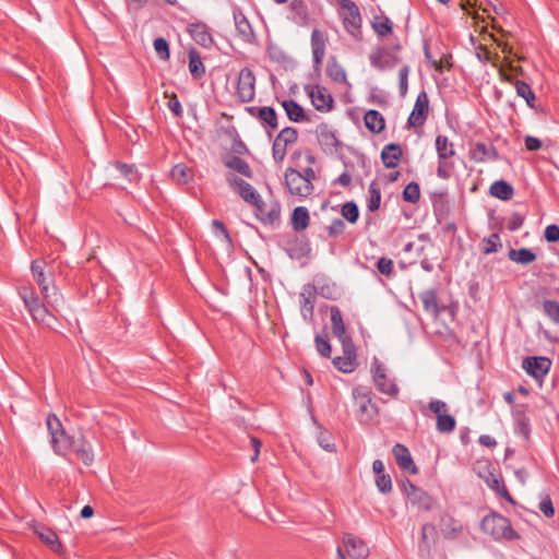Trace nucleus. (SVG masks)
I'll list each match as a JSON object with an SVG mask.
<instances>
[{"instance_id":"1","label":"nucleus","mask_w":559,"mask_h":559,"mask_svg":"<svg viewBox=\"0 0 559 559\" xmlns=\"http://www.w3.org/2000/svg\"><path fill=\"white\" fill-rule=\"evenodd\" d=\"M46 425L51 436L52 449L57 454H64L67 450L74 449L79 452L82 451L85 463H87V460L92 461L88 452L79 447L81 439H75L74 436L70 435L63 427L62 421H46Z\"/></svg>"},{"instance_id":"2","label":"nucleus","mask_w":559,"mask_h":559,"mask_svg":"<svg viewBox=\"0 0 559 559\" xmlns=\"http://www.w3.org/2000/svg\"><path fill=\"white\" fill-rule=\"evenodd\" d=\"M480 528L495 540H514L520 538V535L512 528L509 519L498 512H491L484 516L480 522Z\"/></svg>"},{"instance_id":"3","label":"nucleus","mask_w":559,"mask_h":559,"mask_svg":"<svg viewBox=\"0 0 559 559\" xmlns=\"http://www.w3.org/2000/svg\"><path fill=\"white\" fill-rule=\"evenodd\" d=\"M20 296L35 322L45 326H51L55 321V316L31 288H22Z\"/></svg>"},{"instance_id":"4","label":"nucleus","mask_w":559,"mask_h":559,"mask_svg":"<svg viewBox=\"0 0 559 559\" xmlns=\"http://www.w3.org/2000/svg\"><path fill=\"white\" fill-rule=\"evenodd\" d=\"M371 373L379 392L393 399L399 396L400 389L395 380L388 374L386 368L377 358H373L371 364Z\"/></svg>"},{"instance_id":"5","label":"nucleus","mask_w":559,"mask_h":559,"mask_svg":"<svg viewBox=\"0 0 559 559\" xmlns=\"http://www.w3.org/2000/svg\"><path fill=\"white\" fill-rule=\"evenodd\" d=\"M353 406L357 416L373 418L379 415L372 392L368 388L358 386L353 390Z\"/></svg>"},{"instance_id":"6","label":"nucleus","mask_w":559,"mask_h":559,"mask_svg":"<svg viewBox=\"0 0 559 559\" xmlns=\"http://www.w3.org/2000/svg\"><path fill=\"white\" fill-rule=\"evenodd\" d=\"M341 8L344 10L342 14L345 29L355 38H361V16L356 3L349 0H342Z\"/></svg>"},{"instance_id":"7","label":"nucleus","mask_w":559,"mask_h":559,"mask_svg":"<svg viewBox=\"0 0 559 559\" xmlns=\"http://www.w3.org/2000/svg\"><path fill=\"white\" fill-rule=\"evenodd\" d=\"M285 186L290 194L307 198L313 191V185L310 183L309 179H305L300 171L295 168H287L285 170Z\"/></svg>"},{"instance_id":"8","label":"nucleus","mask_w":559,"mask_h":559,"mask_svg":"<svg viewBox=\"0 0 559 559\" xmlns=\"http://www.w3.org/2000/svg\"><path fill=\"white\" fill-rule=\"evenodd\" d=\"M298 140V132L295 128L286 127L276 135L273 141L272 156L276 164H281L287 153V147Z\"/></svg>"},{"instance_id":"9","label":"nucleus","mask_w":559,"mask_h":559,"mask_svg":"<svg viewBox=\"0 0 559 559\" xmlns=\"http://www.w3.org/2000/svg\"><path fill=\"white\" fill-rule=\"evenodd\" d=\"M254 215L264 225L277 226L281 219V203L276 200L264 202L260 198V202L254 203Z\"/></svg>"},{"instance_id":"10","label":"nucleus","mask_w":559,"mask_h":559,"mask_svg":"<svg viewBox=\"0 0 559 559\" xmlns=\"http://www.w3.org/2000/svg\"><path fill=\"white\" fill-rule=\"evenodd\" d=\"M236 95L241 103H249L255 95V76L251 69L240 70L236 86Z\"/></svg>"},{"instance_id":"11","label":"nucleus","mask_w":559,"mask_h":559,"mask_svg":"<svg viewBox=\"0 0 559 559\" xmlns=\"http://www.w3.org/2000/svg\"><path fill=\"white\" fill-rule=\"evenodd\" d=\"M226 181L246 203L253 205L260 202L261 195L249 182L230 173L226 175Z\"/></svg>"},{"instance_id":"12","label":"nucleus","mask_w":559,"mask_h":559,"mask_svg":"<svg viewBox=\"0 0 559 559\" xmlns=\"http://www.w3.org/2000/svg\"><path fill=\"white\" fill-rule=\"evenodd\" d=\"M306 91L317 110L326 112L333 108L334 99L324 86L319 84L307 86Z\"/></svg>"},{"instance_id":"13","label":"nucleus","mask_w":559,"mask_h":559,"mask_svg":"<svg viewBox=\"0 0 559 559\" xmlns=\"http://www.w3.org/2000/svg\"><path fill=\"white\" fill-rule=\"evenodd\" d=\"M429 111V98L425 91L420 92L416 98L414 108L407 119V126L409 128L421 127L428 117Z\"/></svg>"},{"instance_id":"14","label":"nucleus","mask_w":559,"mask_h":559,"mask_svg":"<svg viewBox=\"0 0 559 559\" xmlns=\"http://www.w3.org/2000/svg\"><path fill=\"white\" fill-rule=\"evenodd\" d=\"M343 356H337L333 359V365L336 369L344 373L355 370L356 362V348L353 342H344L342 344Z\"/></svg>"},{"instance_id":"15","label":"nucleus","mask_w":559,"mask_h":559,"mask_svg":"<svg viewBox=\"0 0 559 559\" xmlns=\"http://www.w3.org/2000/svg\"><path fill=\"white\" fill-rule=\"evenodd\" d=\"M343 543L345 550L348 556L353 559H365L369 555V548L367 544L350 533H346L343 536Z\"/></svg>"},{"instance_id":"16","label":"nucleus","mask_w":559,"mask_h":559,"mask_svg":"<svg viewBox=\"0 0 559 559\" xmlns=\"http://www.w3.org/2000/svg\"><path fill=\"white\" fill-rule=\"evenodd\" d=\"M550 367L551 360L547 357H528L523 360L525 371L536 379H540L547 374Z\"/></svg>"},{"instance_id":"17","label":"nucleus","mask_w":559,"mask_h":559,"mask_svg":"<svg viewBox=\"0 0 559 559\" xmlns=\"http://www.w3.org/2000/svg\"><path fill=\"white\" fill-rule=\"evenodd\" d=\"M318 142L326 153H334L338 146V140L335 132L326 124L321 123L316 129Z\"/></svg>"},{"instance_id":"18","label":"nucleus","mask_w":559,"mask_h":559,"mask_svg":"<svg viewBox=\"0 0 559 559\" xmlns=\"http://www.w3.org/2000/svg\"><path fill=\"white\" fill-rule=\"evenodd\" d=\"M392 453L401 469L413 475L418 473V467L416 466L409 450L404 444L396 443L392 449Z\"/></svg>"},{"instance_id":"19","label":"nucleus","mask_w":559,"mask_h":559,"mask_svg":"<svg viewBox=\"0 0 559 559\" xmlns=\"http://www.w3.org/2000/svg\"><path fill=\"white\" fill-rule=\"evenodd\" d=\"M233 16L237 33L241 37V39L249 44L253 43L255 39V35L247 16L242 13V11L239 8L234 9Z\"/></svg>"},{"instance_id":"20","label":"nucleus","mask_w":559,"mask_h":559,"mask_svg":"<svg viewBox=\"0 0 559 559\" xmlns=\"http://www.w3.org/2000/svg\"><path fill=\"white\" fill-rule=\"evenodd\" d=\"M369 59L370 64L380 71L393 69L397 63H400V58L386 50L374 51L370 55Z\"/></svg>"},{"instance_id":"21","label":"nucleus","mask_w":559,"mask_h":559,"mask_svg":"<svg viewBox=\"0 0 559 559\" xmlns=\"http://www.w3.org/2000/svg\"><path fill=\"white\" fill-rule=\"evenodd\" d=\"M469 158L476 163H484L488 159H497L498 152L492 144L477 142L469 150Z\"/></svg>"},{"instance_id":"22","label":"nucleus","mask_w":559,"mask_h":559,"mask_svg":"<svg viewBox=\"0 0 559 559\" xmlns=\"http://www.w3.org/2000/svg\"><path fill=\"white\" fill-rule=\"evenodd\" d=\"M330 312L333 334L338 338L341 344H344V342H353L352 337L346 332V326L340 308L333 306L331 307Z\"/></svg>"},{"instance_id":"23","label":"nucleus","mask_w":559,"mask_h":559,"mask_svg":"<svg viewBox=\"0 0 559 559\" xmlns=\"http://www.w3.org/2000/svg\"><path fill=\"white\" fill-rule=\"evenodd\" d=\"M440 531L445 539H456L463 532V525L453 516L445 514L440 520Z\"/></svg>"},{"instance_id":"24","label":"nucleus","mask_w":559,"mask_h":559,"mask_svg":"<svg viewBox=\"0 0 559 559\" xmlns=\"http://www.w3.org/2000/svg\"><path fill=\"white\" fill-rule=\"evenodd\" d=\"M326 37L323 32L318 28L311 33V49L313 62L316 66L321 64L325 55Z\"/></svg>"},{"instance_id":"25","label":"nucleus","mask_w":559,"mask_h":559,"mask_svg":"<svg viewBox=\"0 0 559 559\" xmlns=\"http://www.w3.org/2000/svg\"><path fill=\"white\" fill-rule=\"evenodd\" d=\"M318 444L326 452H336L335 438L333 433L324 428L320 421H313Z\"/></svg>"},{"instance_id":"26","label":"nucleus","mask_w":559,"mask_h":559,"mask_svg":"<svg viewBox=\"0 0 559 559\" xmlns=\"http://www.w3.org/2000/svg\"><path fill=\"white\" fill-rule=\"evenodd\" d=\"M34 280L40 288L43 298L49 306L53 307L58 301V293L56 286L52 284L51 277L44 273L43 277H34Z\"/></svg>"},{"instance_id":"27","label":"nucleus","mask_w":559,"mask_h":559,"mask_svg":"<svg viewBox=\"0 0 559 559\" xmlns=\"http://www.w3.org/2000/svg\"><path fill=\"white\" fill-rule=\"evenodd\" d=\"M418 298L420 299L426 313L432 318L439 317L441 308L439 307L438 297L435 289H427L421 292L418 295Z\"/></svg>"},{"instance_id":"28","label":"nucleus","mask_w":559,"mask_h":559,"mask_svg":"<svg viewBox=\"0 0 559 559\" xmlns=\"http://www.w3.org/2000/svg\"><path fill=\"white\" fill-rule=\"evenodd\" d=\"M188 33L197 44L203 47H210L213 44V37L204 23L190 24Z\"/></svg>"},{"instance_id":"29","label":"nucleus","mask_w":559,"mask_h":559,"mask_svg":"<svg viewBox=\"0 0 559 559\" xmlns=\"http://www.w3.org/2000/svg\"><path fill=\"white\" fill-rule=\"evenodd\" d=\"M35 533L52 551L57 554L62 552L61 542L55 531L45 525H39L36 527Z\"/></svg>"},{"instance_id":"30","label":"nucleus","mask_w":559,"mask_h":559,"mask_svg":"<svg viewBox=\"0 0 559 559\" xmlns=\"http://www.w3.org/2000/svg\"><path fill=\"white\" fill-rule=\"evenodd\" d=\"M402 148L399 144H388L381 152V159L386 168H395L402 157Z\"/></svg>"},{"instance_id":"31","label":"nucleus","mask_w":559,"mask_h":559,"mask_svg":"<svg viewBox=\"0 0 559 559\" xmlns=\"http://www.w3.org/2000/svg\"><path fill=\"white\" fill-rule=\"evenodd\" d=\"M508 258L514 263L521 264V265H528L533 263L537 255L536 253L528 249V248H521V249H510L508 252Z\"/></svg>"},{"instance_id":"32","label":"nucleus","mask_w":559,"mask_h":559,"mask_svg":"<svg viewBox=\"0 0 559 559\" xmlns=\"http://www.w3.org/2000/svg\"><path fill=\"white\" fill-rule=\"evenodd\" d=\"M366 128L372 133H380L384 127V118L378 110H369L364 117Z\"/></svg>"},{"instance_id":"33","label":"nucleus","mask_w":559,"mask_h":559,"mask_svg":"<svg viewBox=\"0 0 559 559\" xmlns=\"http://www.w3.org/2000/svg\"><path fill=\"white\" fill-rule=\"evenodd\" d=\"M310 216L307 207L297 206L292 214V227L295 231H302L309 226Z\"/></svg>"},{"instance_id":"34","label":"nucleus","mask_w":559,"mask_h":559,"mask_svg":"<svg viewBox=\"0 0 559 559\" xmlns=\"http://www.w3.org/2000/svg\"><path fill=\"white\" fill-rule=\"evenodd\" d=\"M489 191L492 197L502 201L510 200L514 194L513 187L504 180L495 181Z\"/></svg>"},{"instance_id":"35","label":"nucleus","mask_w":559,"mask_h":559,"mask_svg":"<svg viewBox=\"0 0 559 559\" xmlns=\"http://www.w3.org/2000/svg\"><path fill=\"white\" fill-rule=\"evenodd\" d=\"M436 151L440 160H445L455 155L453 143L441 134L436 138Z\"/></svg>"},{"instance_id":"36","label":"nucleus","mask_w":559,"mask_h":559,"mask_svg":"<svg viewBox=\"0 0 559 559\" xmlns=\"http://www.w3.org/2000/svg\"><path fill=\"white\" fill-rule=\"evenodd\" d=\"M224 165L227 168H229L247 178H252V176H253L252 169L249 166V164L239 156H231L230 158L225 159Z\"/></svg>"},{"instance_id":"37","label":"nucleus","mask_w":559,"mask_h":559,"mask_svg":"<svg viewBox=\"0 0 559 559\" xmlns=\"http://www.w3.org/2000/svg\"><path fill=\"white\" fill-rule=\"evenodd\" d=\"M282 106L290 121L300 122L306 119L304 108L294 99L283 100Z\"/></svg>"},{"instance_id":"38","label":"nucleus","mask_w":559,"mask_h":559,"mask_svg":"<svg viewBox=\"0 0 559 559\" xmlns=\"http://www.w3.org/2000/svg\"><path fill=\"white\" fill-rule=\"evenodd\" d=\"M408 500L413 506H416L417 508L425 511H430L433 508L435 503L432 497L421 488L415 490V492L412 495V497L408 498Z\"/></svg>"},{"instance_id":"39","label":"nucleus","mask_w":559,"mask_h":559,"mask_svg":"<svg viewBox=\"0 0 559 559\" xmlns=\"http://www.w3.org/2000/svg\"><path fill=\"white\" fill-rule=\"evenodd\" d=\"M381 202V189L377 181H372L369 185L368 189V198H367V209L370 212H376L380 207Z\"/></svg>"},{"instance_id":"40","label":"nucleus","mask_w":559,"mask_h":559,"mask_svg":"<svg viewBox=\"0 0 559 559\" xmlns=\"http://www.w3.org/2000/svg\"><path fill=\"white\" fill-rule=\"evenodd\" d=\"M171 178L179 185H186L193 178L191 168L183 164H177L171 169Z\"/></svg>"},{"instance_id":"41","label":"nucleus","mask_w":559,"mask_h":559,"mask_svg":"<svg viewBox=\"0 0 559 559\" xmlns=\"http://www.w3.org/2000/svg\"><path fill=\"white\" fill-rule=\"evenodd\" d=\"M189 71L194 79H199L205 73L201 57L194 49L189 51Z\"/></svg>"},{"instance_id":"42","label":"nucleus","mask_w":559,"mask_h":559,"mask_svg":"<svg viewBox=\"0 0 559 559\" xmlns=\"http://www.w3.org/2000/svg\"><path fill=\"white\" fill-rule=\"evenodd\" d=\"M326 73L331 80L337 83L347 84V76L344 68L335 60L329 62Z\"/></svg>"},{"instance_id":"43","label":"nucleus","mask_w":559,"mask_h":559,"mask_svg":"<svg viewBox=\"0 0 559 559\" xmlns=\"http://www.w3.org/2000/svg\"><path fill=\"white\" fill-rule=\"evenodd\" d=\"M514 87H515L516 94L520 97L524 98L526 100V104L531 108H535V105H534L535 94H534L533 90L531 88V86L527 83L518 80L514 82Z\"/></svg>"},{"instance_id":"44","label":"nucleus","mask_w":559,"mask_h":559,"mask_svg":"<svg viewBox=\"0 0 559 559\" xmlns=\"http://www.w3.org/2000/svg\"><path fill=\"white\" fill-rule=\"evenodd\" d=\"M258 118L271 128H277V115L272 107H261L258 109Z\"/></svg>"},{"instance_id":"45","label":"nucleus","mask_w":559,"mask_h":559,"mask_svg":"<svg viewBox=\"0 0 559 559\" xmlns=\"http://www.w3.org/2000/svg\"><path fill=\"white\" fill-rule=\"evenodd\" d=\"M429 409L436 415V419H454V417L448 413V405L440 400L431 401L429 403Z\"/></svg>"},{"instance_id":"46","label":"nucleus","mask_w":559,"mask_h":559,"mask_svg":"<svg viewBox=\"0 0 559 559\" xmlns=\"http://www.w3.org/2000/svg\"><path fill=\"white\" fill-rule=\"evenodd\" d=\"M544 313L555 323L559 324V302L552 299H546L543 302Z\"/></svg>"},{"instance_id":"47","label":"nucleus","mask_w":559,"mask_h":559,"mask_svg":"<svg viewBox=\"0 0 559 559\" xmlns=\"http://www.w3.org/2000/svg\"><path fill=\"white\" fill-rule=\"evenodd\" d=\"M114 167L129 182H133V181H136L139 179V174H138L134 165H127V164L117 162L114 165Z\"/></svg>"},{"instance_id":"48","label":"nucleus","mask_w":559,"mask_h":559,"mask_svg":"<svg viewBox=\"0 0 559 559\" xmlns=\"http://www.w3.org/2000/svg\"><path fill=\"white\" fill-rule=\"evenodd\" d=\"M403 199L406 202L417 203L420 199V189L417 182H409L403 190Z\"/></svg>"},{"instance_id":"49","label":"nucleus","mask_w":559,"mask_h":559,"mask_svg":"<svg viewBox=\"0 0 559 559\" xmlns=\"http://www.w3.org/2000/svg\"><path fill=\"white\" fill-rule=\"evenodd\" d=\"M484 247L483 252L485 254H490L497 252L501 247V240L498 234H491L488 238L483 240Z\"/></svg>"},{"instance_id":"50","label":"nucleus","mask_w":559,"mask_h":559,"mask_svg":"<svg viewBox=\"0 0 559 559\" xmlns=\"http://www.w3.org/2000/svg\"><path fill=\"white\" fill-rule=\"evenodd\" d=\"M342 215L350 224H355L359 217V209H358L357 204L354 202H346L342 206Z\"/></svg>"},{"instance_id":"51","label":"nucleus","mask_w":559,"mask_h":559,"mask_svg":"<svg viewBox=\"0 0 559 559\" xmlns=\"http://www.w3.org/2000/svg\"><path fill=\"white\" fill-rule=\"evenodd\" d=\"M154 49L156 53L158 55L159 59L166 61L169 59V45L167 40L163 37H158L154 39L153 43Z\"/></svg>"},{"instance_id":"52","label":"nucleus","mask_w":559,"mask_h":559,"mask_svg":"<svg viewBox=\"0 0 559 559\" xmlns=\"http://www.w3.org/2000/svg\"><path fill=\"white\" fill-rule=\"evenodd\" d=\"M372 26L380 36H384L392 31V23L388 17H376Z\"/></svg>"},{"instance_id":"53","label":"nucleus","mask_w":559,"mask_h":559,"mask_svg":"<svg viewBox=\"0 0 559 559\" xmlns=\"http://www.w3.org/2000/svg\"><path fill=\"white\" fill-rule=\"evenodd\" d=\"M409 71H411V69L408 66H403L399 71V90H400V95L402 97H404L408 91Z\"/></svg>"},{"instance_id":"54","label":"nucleus","mask_w":559,"mask_h":559,"mask_svg":"<svg viewBox=\"0 0 559 559\" xmlns=\"http://www.w3.org/2000/svg\"><path fill=\"white\" fill-rule=\"evenodd\" d=\"M314 342H316V347H317V350L318 353L325 357V358H329L331 356V345L329 343V341L326 340V337H323L321 335H316V338H314Z\"/></svg>"},{"instance_id":"55","label":"nucleus","mask_w":559,"mask_h":559,"mask_svg":"<svg viewBox=\"0 0 559 559\" xmlns=\"http://www.w3.org/2000/svg\"><path fill=\"white\" fill-rule=\"evenodd\" d=\"M376 485L381 493H389L392 490V479L389 474L376 476Z\"/></svg>"},{"instance_id":"56","label":"nucleus","mask_w":559,"mask_h":559,"mask_svg":"<svg viewBox=\"0 0 559 559\" xmlns=\"http://www.w3.org/2000/svg\"><path fill=\"white\" fill-rule=\"evenodd\" d=\"M377 269L381 274L391 276L394 271V263L391 259L383 257L378 260Z\"/></svg>"},{"instance_id":"57","label":"nucleus","mask_w":559,"mask_h":559,"mask_svg":"<svg viewBox=\"0 0 559 559\" xmlns=\"http://www.w3.org/2000/svg\"><path fill=\"white\" fill-rule=\"evenodd\" d=\"M345 223L341 218H335L328 228L330 237H337L345 230Z\"/></svg>"},{"instance_id":"58","label":"nucleus","mask_w":559,"mask_h":559,"mask_svg":"<svg viewBox=\"0 0 559 559\" xmlns=\"http://www.w3.org/2000/svg\"><path fill=\"white\" fill-rule=\"evenodd\" d=\"M539 510L547 518H552L555 515V508L552 501L548 495L539 502Z\"/></svg>"},{"instance_id":"59","label":"nucleus","mask_w":559,"mask_h":559,"mask_svg":"<svg viewBox=\"0 0 559 559\" xmlns=\"http://www.w3.org/2000/svg\"><path fill=\"white\" fill-rule=\"evenodd\" d=\"M544 237L548 242H558L559 241V226L556 224L548 225L545 229Z\"/></svg>"},{"instance_id":"60","label":"nucleus","mask_w":559,"mask_h":559,"mask_svg":"<svg viewBox=\"0 0 559 559\" xmlns=\"http://www.w3.org/2000/svg\"><path fill=\"white\" fill-rule=\"evenodd\" d=\"M168 108L169 110L176 116L181 117L182 116V108L181 104L177 97L176 94H173L168 100Z\"/></svg>"},{"instance_id":"61","label":"nucleus","mask_w":559,"mask_h":559,"mask_svg":"<svg viewBox=\"0 0 559 559\" xmlns=\"http://www.w3.org/2000/svg\"><path fill=\"white\" fill-rule=\"evenodd\" d=\"M212 226L216 233H219L223 236V238L228 245L231 243V238L223 222H221L219 219H214L212 222Z\"/></svg>"},{"instance_id":"62","label":"nucleus","mask_w":559,"mask_h":559,"mask_svg":"<svg viewBox=\"0 0 559 559\" xmlns=\"http://www.w3.org/2000/svg\"><path fill=\"white\" fill-rule=\"evenodd\" d=\"M525 147L527 151H538L542 148L543 144L542 141L535 136L526 135L524 138Z\"/></svg>"},{"instance_id":"63","label":"nucleus","mask_w":559,"mask_h":559,"mask_svg":"<svg viewBox=\"0 0 559 559\" xmlns=\"http://www.w3.org/2000/svg\"><path fill=\"white\" fill-rule=\"evenodd\" d=\"M514 431L521 435L525 440H528L531 433L528 421H516Z\"/></svg>"},{"instance_id":"64","label":"nucleus","mask_w":559,"mask_h":559,"mask_svg":"<svg viewBox=\"0 0 559 559\" xmlns=\"http://www.w3.org/2000/svg\"><path fill=\"white\" fill-rule=\"evenodd\" d=\"M301 298H302V311H308L310 314H312L313 312V296L312 294L309 292L308 296L306 295V293H301Z\"/></svg>"}]
</instances>
